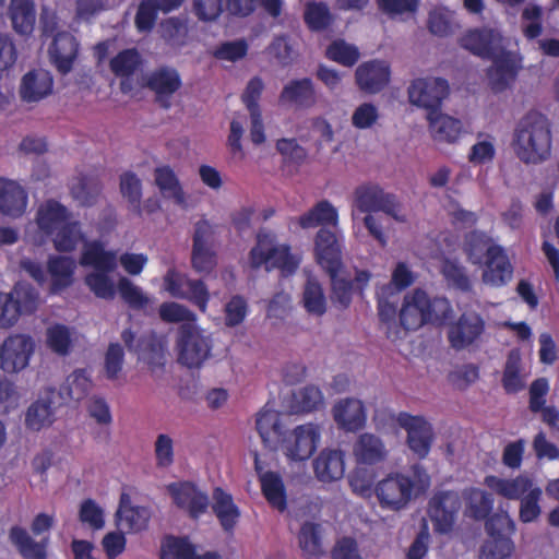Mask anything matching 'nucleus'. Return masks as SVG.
<instances>
[{"mask_svg":"<svg viewBox=\"0 0 559 559\" xmlns=\"http://www.w3.org/2000/svg\"><path fill=\"white\" fill-rule=\"evenodd\" d=\"M551 127L548 118L537 111L522 117L514 129L513 147L524 164L537 165L550 157Z\"/></svg>","mask_w":559,"mask_h":559,"instance_id":"obj_1","label":"nucleus"},{"mask_svg":"<svg viewBox=\"0 0 559 559\" xmlns=\"http://www.w3.org/2000/svg\"><path fill=\"white\" fill-rule=\"evenodd\" d=\"M412 469L416 481L406 474L392 473L377 484L374 492L382 508L399 511L408 504L418 487L428 486L426 471L418 464Z\"/></svg>","mask_w":559,"mask_h":559,"instance_id":"obj_2","label":"nucleus"},{"mask_svg":"<svg viewBox=\"0 0 559 559\" xmlns=\"http://www.w3.org/2000/svg\"><path fill=\"white\" fill-rule=\"evenodd\" d=\"M373 419L379 429H385L386 421L403 428L407 432L408 448L419 459H425L429 454L433 430L424 416H414L406 412L395 414L390 409H381L376 412Z\"/></svg>","mask_w":559,"mask_h":559,"instance_id":"obj_3","label":"nucleus"},{"mask_svg":"<svg viewBox=\"0 0 559 559\" xmlns=\"http://www.w3.org/2000/svg\"><path fill=\"white\" fill-rule=\"evenodd\" d=\"M250 265L266 271L278 269L284 275H292L299 265V260L290 253L287 245H280L275 236L261 230L257 236V245L250 251Z\"/></svg>","mask_w":559,"mask_h":559,"instance_id":"obj_4","label":"nucleus"},{"mask_svg":"<svg viewBox=\"0 0 559 559\" xmlns=\"http://www.w3.org/2000/svg\"><path fill=\"white\" fill-rule=\"evenodd\" d=\"M321 437L320 425L302 424L283 435L280 440V449L289 463L305 462L317 451Z\"/></svg>","mask_w":559,"mask_h":559,"instance_id":"obj_5","label":"nucleus"},{"mask_svg":"<svg viewBox=\"0 0 559 559\" xmlns=\"http://www.w3.org/2000/svg\"><path fill=\"white\" fill-rule=\"evenodd\" d=\"M354 205L361 213L383 212L400 223L406 222L402 206L396 197L385 192L378 185H361L355 189Z\"/></svg>","mask_w":559,"mask_h":559,"instance_id":"obj_6","label":"nucleus"},{"mask_svg":"<svg viewBox=\"0 0 559 559\" xmlns=\"http://www.w3.org/2000/svg\"><path fill=\"white\" fill-rule=\"evenodd\" d=\"M164 288L173 297L189 301L202 313L207 311L211 294L202 280L190 278L187 274L170 269L164 276Z\"/></svg>","mask_w":559,"mask_h":559,"instance_id":"obj_7","label":"nucleus"},{"mask_svg":"<svg viewBox=\"0 0 559 559\" xmlns=\"http://www.w3.org/2000/svg\"><path fill=\"white\" fill-rule=\"evenodd\" d=\"M491 539L481 547L480 559H506L511 556L514 545L510 535L515 533L514 520L508 514L492 516L486 524Z\"/></svg>","mask_w":559,"mask_h":559,"instance_id":"obj_8","label":"nucleus"},{"mask_svg":"<svg viewBox=\"0 0 559 559\" xmlns=\"http://www.w3.org/2000/svg\"><path fill=\"white\" fill-rule=\"evenodd\" d=\"M409 103L430 111H439L442 100L449 93L447 80L441 78H419L407 90Z\"/></svg>","mask_w":559,"mask_h":559,"instance_id":"obj_9","label":"nucleus"},{"mask_svg":"<svg viewBox=\"0 0 559 559\" xmlns=\"http://www.w3.org/2000/svg\"><path fill=\"white\" fill-rule=\"evenodd\" d=\"M460 46L483 59H495L503 52L502 35L493 28H474L459 40Z\"/></svg>","mask_w":559,"mask_h":559,"instance_id":"obj_10","label":"nucleus"},{"mask_svg":"<svg viewBox=\"0 0 559 559\" xmlns=\"http://www.w3.org/2000/svg\"><path fill=\"white\" fill-rule=\"evenodd\" d=\"M461 509V497L452 490L436 492L429 502V515L440 533H448L455 523Z\"/></svg>","mask_w":559,"mask_h":559,"instance_id":"obj_11","label":"nucleus"},{"mask_svg":"<svg viewBox=\"0 0 559 559\" xmlns=\"http://www.w3.org/2000/svg\"><path fill=\"white\" fill-rule=\"evenodd\" d=\"M174 503L187 511L193 519L201 516L209 507V497L195 485L189 481L169 484L167 487Z\"/></svg>","mask_w":559,"mask_h":559,"instance_id":"obj_12","label":"nucleus"},{"mask_svg":"<svg viewBox=\"0 0 559 559\" xmlns=\"http://www.w3.org/2000/svg\"><path fill=\"white\" fill-rule=\"evenodd\" d=\"M485 330V322L476 312L463 313L448 329V340L454 349L472 346Z\"/></svg>","mask_w":559,"mask_h":559,"instance_id":"obj_13","label":"nucleus"},{"mask_svg":"<svg viewBox=\"0 0 559 559\" xmlns=\"http://www.w3.org/2000/svg\"><path fill=\"white\" fill-rule=\"evenodd\" d=\"M278 103L295 109H309L317 105L318 94L314 83L309 78L290 80L282 88Z\"/></svg>","mask_w":559,"mask_h":559,"instance_id":"obj_14","label":"nucleus"},{"mask_svg":"<svg viewBox=\"0 0 559 559\" xmlns=\"http://www.w3.org/2000/svg\"><path fill=\"white\" fill-rule=\"evenodd\" d=\"M58 405L61 404L56 397L55 389L46 388L27 408L25 426L33 431L49 427L55 421V409Z\"/></svg>","mask_w":559,"mask_h":559,"instance_id":"obj_15","label":"nucleus"},{"mask_svg":"<svg viewBox=\"0 0 559 559\" xmlns=\"http://www.w3.org/2000/svg\"><path fill=\"white\" fill-rule=\"evenodd\" d=\"M332 415L341 429L350 432L361 429L367 420L366 407L362 401L355 397H345L337 401L332 407Z\"/></svg>","mask_w":559,"mask_h":559,"instance_id":"obj_16","label":"nucleus"},{"mask_svg":"<svg viewBox=\"0 0 559 559\" xmlns=\"http://www.w3.org/2000/svg\"><path fill=\"white\" fill-rule=\"evenodd\" d=\"M146 86L155 93L156 102L168 109L171 106L170 97L181 86V79L176 69L162 67L150 74Z\"/></svg>","mask_w":559,"mask_h":559,"instance_id":"obj_17","label":"nucleus"},{"mask_svg":"<svg viewBox=\"0 0 559 559\" xmlns=\"http://www.w3.org/2000/svg\"><path fill=\"white\" fill-rule=\"evenodd\" d=\"M254 468L259 475L262 492L266 501L276 510H286V488L278 473L265 471L258 453H254Z\"/></svg>","mask_w":559,"mask_h":559,"instance_id":"obj_18","label":"nucleus"},{"mask_svg":"<svg viewBox=\"0 0 559 559\" xmlns=\"http://www.w3.org/2000/svg\"><path fill=\"white\" fill-rule=\"evenodd\" d=\"M316 253L319 264L328 272L342 269V252L334 231L322 227L316 236Z\"/></svg>","mask_w":559,"mask_h":559,"instance_id":"obj_19","label":"nucleus"},{"mask_svg":"<svg viewBox=\"0 0 559 559\" xmlns=\"http://www.w3.org/2000/svg\"><path fill=\"white\" fill-rule=\"evenodd\" d=\"M356 83L361 91L374 94L383 90L390 81V67L381 60L361 63L355 73Z\"/></svg>","mask_w":559,"mask_h":559,"instance_id":"obj_20","label":"nucleus"},{"mask_svg":"<svg viewBox=\"0 0 559 559\" xmlns=\"http://www.w3.org/2000/svg\"><path fill=\"white\" fill-rule=\"evenodd\" d=\"M428 295L421 289H415L404 297L400 311V321L405 330H417L428 323Z\"/></svg>","mask_w":559,"mask_h":559,"instance_id":"obj_21","label":"nucleus"},{"mask_svg":"<svg viewBox=\"0 0 559 559\" xmlns=\"http://www.w3.org/2000/svg\"><path fill=\"white\" fill-rule=\"evenodd\" d=\"M80 264L93 267L94 271H116L118 255L114 250H106L100 240L84 241Z\"/></svg>","mask_w":559,"mask_h":559,"instance_id":"obj_22","label":"nucleus"},{"mask_svg":"<svg viewBox=\"0 0 559 559\" xmlns=\"http://www.w3.org/2000/svg\"><path fill=\"white\" fill-rule=\"evenodd\" d=\"M52 86L50 72L44 69L32 70L22 78L20 96L27 103L39 102L52 92Z\"/></svg>","mask_w":559,"mask_h":559,"instance_id":"obj_23","label":"nucleus"},{"mask_svg":"<svg viewBox=\"0 0 559 559\" xmlns=\"http://www.w3.org/2000/svg\"><path fill=\"white\" fill-rule=\"evenodd\" d=\"M78 50L79 43L72 34L61 32L55 36L49 55L60 73L67 74L72 70Z\"/></svg>","mask_w":559,"mask_h":559,"instance_id":"obj_24","label":"nucleus"},{"mask_svg":"<svg viewBox=\"0 0 559 559\" xmlns=\"http://www.w3.org/2000/svg\"><path fill=\"white\" fill-rule=\"evenodd\" d=\"M314 475L321 483L341 479L345 473V454L341 450L324 449L313 461Z\"/></svg>","mask_w":559,"mask_h":559,"instance_id":"obj_25","label":"nucleus"},{"mask_svg":"<svg viewBox=\"0 0 559 559\" xmlns=\"http://www.w3.org/2000/svg\"><path fill=\"white\" fill-rule=\"evenodd\" d=\"M486 269L483 273L484 283L491 286H502L507 284L513 274V267L509 258L500 246L492 248L485 261Z\"/></svg>","mask_w":559,"mask_h":559,"instance_id":"obj_26","label":"nucleus"},{"mask_svg":"<svg viewBox=\"0 0 559 559\" xmlns=\"http://www.w3.org/2000/svg\"><path fill=\"white\" fill-rule=\"evenodd\" d=\"M532 373L531 364L521 357L520 352H510L503 376L502 386L507 393L522 391Z\"/></svg>","mask_w":559,"mask_h":559,"instance_id":"obj_27","label":"nucleus"},{"mask_svg":"<svg viewBox=\"0 0 559 559\" xmlns=\"http://www.w3.org/2000/svg\"><path fill=\"white\" fill-rule=\"evenodd\" d=\"M27 206V193L14 180L0 178V212L11 217L21 216Z\"/></svg>","mask_w":559,"mask_h":559,"instance_id":"obj_28","label":"nucleus"},{"mask_svg":"<svg viewBox=\"0 0 559 559\" xmlns=\"http://www.w3.org/2000/svg\"><path fill=\"white\" fill-rule=\"evenodd\" d=\"M117 523L121 530L128 532H140L147 527L151 512L145 507H134L128 493L120 496L119 508L117 510Z\"/></svg>","mask_w":559,"mask_h":559,"instance_id":"obj_29","label":"nucleus"},{"mask_svg":"<svg viewBox=\"0 0 559 559\" xmlns=\"http://www.w3.org/2000/svg\"><path fill=\"white\" fill-rule=\"evenodd\" d=\"M484 483L490 490L509 500L521 499L536 485L532 478L525 475H519L514 478L490 475L485 478Z\"/></svg>","mask_w":559,"mask_h":559,"instance_id":"obj_30","label":"nucleus"},{"mask_svg":"<svg viewBox=\"0 0 559 559\" xmlns=\"http://www.w3.org/2000/svg\"><path fill=\"white\" fill-rule=\"evenodd\" d=\"M70 217L71 214L64 205L56 200H48L38 207L36 222L40 230L52 235L69 223Z\"/></svg>","mask_w":559,"mask_h":559,"instance_id":"obj_31","label":"nucleus"},{"mask_svg":"<svg viewBox=\"0 0 559 559\" xmlns=\"http://www.w3.org/2000/svg\"><path fill=\"white\" fill-rule=\"evenodd\" d=\"M8 16L15 33L28 36L36 23L35 3L33 0H10Z\"/></svg>","mask_w":559,"mask_h":559,"instance_id":"obj_32","label":"nucleus"},{"mask_svg":"<svg viewBox=\"0 0 559 559\" xmlns=\"http://www.w3.org/2000/svg\"><path fill=\"white\" fill-rule=\"evenodd\" d=\"M92 389L91 374L85 369L74 370L68 376L56 397L60 404L80 402L87 396Z\"/></svg>","mask_w":559,"mask_h":559,"instance_id":"obj_33","label":"nucleus"},{"mask_svg":"<svg viewBox=\"0 0 559 559\" xmlns=\"http://www.w3.org/2000/svg\"><path fill=\"white\" fill-rule=\"evenodd\" d=\"M354 455L359 464L373 465L382 462L388 454L383 441L373 433H362L354 444Z\"/></svg>","mask_w":559,"mask_h":559,"instance_id":"obj_34","label":"nucleus"},{"mask_svg":"<svg viewBox=\"0 0 559 559\" xmlns=\"http://www.w3.org/2000/svg\"><path fill=\"white\" fill-rule=\"evenodd\" d=\"M492 60L487 73L489 84L493 91L501 92L515 80L519 67L510 53L502 52Z\"/></svg>","mask_w":559,"mask_h":559,"instance_id":"obj_35","label":"nucleus"},{"mask_svg":"<svg viewBox=\"0 0 559 559\" xmlns=\"http://www.w3.org/2000/svg\"><path fill=\"white\" fill-rule=\"evenodd\" d=\"M427 119L430 133L436 141L453 143L462 133V122L451 116L439 111H430Z\"/></svg>","mask_w":559,"mask_h":559,"instance_id":"obj_36","label":"nucleus"},{"mask_svg":"<svg viewBox=\"0 0 559 559\" xmlns=\"http://www.w3.org/2000/svg\"><path fill=\"white\" fill-rule=\"evenodd\" d=\"M183 0H143L135 15V25L140 32L153 28L158 11L170 12L181 5Z\"/></svg>","mask_w":559,"mask_h":559,"instance_id":"obj_37","label":"nucleus"},{"mask_svg":"<svg viewBox=\"0 0 559 559\" xmlns=\"http://www.w3.org/2000/svg\"><path fill=\"white\" fill-rule=\"evenodd\" d=\"M213 511L225 532H233L239 518V508L235 504L233 497L221 488L213 492Z\"/></svg>","mask_w":559,"mask_h":559,"instance_id":"obj_38","label":"nucleus"},{"mask_svg":"<svg viewBox=\"0 0 559 559\" xmlns=\"http://www.w3.org/2000/svg\"><path fill=\"white\" fill-rule=\"evenodd\" d=\"M337 218L336 209L329 201L323 200L317 203L307 213L297 218H293L292 222H296L301 228L308 229L325 225L336 227Z\"/></svg>","mask_w":559,"mask_h":559,"instance_id":"obj_39","label":"nucleus"},{"mask_svg":"<svg viewBox=\"0 0 559 559\" xmlns=\"http://www.w3.org/2000/svg\"><path fill=\"white\" fill-rule=\"evenodd\" d=\"M160 559H219L215 552L197 555L187 538L168 536L162 543Z\"/></svg>","mask_w":559,"mask_h":559,"instance_id":"obj_40","label":"nucleus"},{"mask_svg":"<svg viewBox=\"0 0 559 559\" xmlns=\"http://www.w3.org/2000/svg\"><path fill=\"white\" fill-rule=\"evenodd\" d=\"M255 426L262 442L267 448H274L283 437L281 414L276 411L263 408L257 415Z\"/></svg>","mask_w":559,"mask_h":559,"instance_id":"obj_41","label":"nucleus"},{"mask_svg":"<svg viewBox=\"0 0 559 559\" xmlns=\"http://www.w3.org/2000/svg\"><path fill=\"white\" fill-rule=\"evenodd\" d=\"M154 181L164 198L174 200L178 205L185 204L186 198L180 181L169 166L156 167Z\"/></svg>","mask_w":559,"mask_h":559,"instance_id":"obj_42","label":"nucleus"},{"mask_svg":"<svg viewBox=\"0 0 559 559\" xmlns=\"http://www.w3.org/2000/svg\"><path fill=\"white\" fill-rule=\"evenodd\" d=\"M10 540L24 559H46L47 540L35 542L26 530L14 526L10 531Z\"/></svg>","mask_w":559,"mask_h":559,"instance_id":"obj_43","label":"nucleus"},{"mask_svg":"<svg viewBox=\"0 0 559 559\" xmlns=\"http://www.w3.org/2000/svg\"><path fill=\"white\" fill-rule=\"evenodd\" d=\"M178 346L180 349H210V334L201 329L197 321L182 323L178 330Z\"/></svg>","mask_w":559,"mask_h":559,"instance_id":"obj_44","label":"nucleus"},{"mask_svg":"<svg viewBox=\"0 0 559 559\" xmlns=\"http://www.w3.org/2000/svg\"><path fill=\"white\" fill-rule=\"evenodd\" d=\"M75 261L70 257H53L48 262L52 280V290H61L72 284Z\"/></svg>","mask_w":559,"mask_h":559,"instance_id":"obj_45","label":"nucleus"},{"mask_svg":"<svg viewBox=\"0 0 559 559\" xmlns=\"http://www.w3.org/2000/svg\"><path fill=\"white\" fill-rule=\"evenodd\" d=\"M324 397L318 386L309 384L293 393L290 407L296 413H310L322 408Z\"/></svg>","mask_w":559,"mask_h":559,"instance_id":"obj_46","label":"nucleus"},{"mask_svg":"<svg viewBox=\"0 0 559 559\" xmlns=\"http://www.w3.org/2000/svg\"><path fill=\"white\" fill-rule=\"evenodd\" d=\"M466 501V514L476 520H483L491 512L493 498L490 493L478 489L468 488L464 491Z\"/></svg>","mask_w":559,"mask_h":559,"instance_id":"obj_47","label":"nucleus"},{"mask_svg":"<svg viewBox=\"0 0 559 559\" xmlns=\"http://www.w3.org/2000/svg\"><path fill=\"white\" fill-rule=\"evenodd\" d=\"M492 240L483 231L474 230L466 235L464 251L473 264H481L484 258L489 255L492 248H497Z\"/></svg>","mask_w":559,"mask_h":559,"instance_id":"obj_48","label":"nucleus"},{"mask_svg":"<svg viewBox=\"0 0 559 559\" xmlns=\"http://www.w3.org/2000/svg\"><path fill=\"white\" fill-rule=\"evenodd\" d=\"M302 304L308 313L320 317L326 311V299L320 283L309 277L302 292Z\"/></svg>","mask_w":559,"mask_h":559,"instance_id":"obj_49","label":"nucleus"},{"mask_svg":"<svg viewBox=\"0 0 559 559\" xmlns=\"http://www.w3.org/2000/svg\"><path fill=\"white\" fill-rule=\"evenodd\" d=\"M266 50L283 67L290 66L299 55L295 40L288 35L275 36Z\"/></svg>","mask_w":559,"mask_h":559,"instance_id":"obj_50","label":"nucleus"},{"mask_svg":"<svg viewBox=\"0 0 559 559\" xmlns=\"http://www.w3.org/2000/svg\"><path fill=\"white\" fill-rule=\"evenodd\" d=\"M114 271H93L85 276L90 290L100 299L112 300L116 296V285L109 275Z\"/></svg>","mask_w":559,"mask_h":559,"instance_id":"obj_51","label":"nucleus"},{"mask_svg":"<svg viewBox=\"0 0 559 559\" xmlns=\"http://www.w3.org/2000/svg\"><path fill=\"white\" fill-rule=\"evenodd\" d=\"M100 190V186L96 180L80 176L71 186V195L80 205L91 206L96 203Z\"/></svg>","mask_w":559,"mask_h":559,"instance_id":"obj_52","label":"nucleus"},{"mask_svg":"<svg viewBox=\"0 0 559 559\" xmlns=\"http://www.w3.org/2000/svg\"><path fill=\"white\" fill-rule=\"evenodd\" d=\"M120 191L124 199L128 200L129 209L136 215L142 214V182L134 173H124L120 177Z\"/></svg>","mask_w":559,"mask_h":559,"instance_id":"obj_53","label":"nucleus"},{"mask_svg":"<svg viewBox=\"0 0 559 559\" xmlns=\"http://www.w3.org/2000/svg\"><path fill=\"white\" fill-rule=\"evenodd\" d=\"M298 540L306 557H318L322 554L319 524L313 522L304 523L298 535Z\"/></svg>","mask_w":559,"mask_h":559,"instance_id":"obj_54","label":"nucleus"},{"mask_svg":"<svg viewBox=\"0 0 559 559\" xmlns=\"http://www.w3.org/2000/svg\"><path fill=\"white\" fill-rule=\"evenodd\" d=\"M83 239L84 236L81 231L80 223L70 221L55 233L53 245L56 250L60 252H70Z\"/></svg>","mask_w":559,"mask_h":559,"instance_id":"obj_55","label":"nucleus"},{"mask_svg":"<svg viewBox=\"0 0 559 559\" xmlns=\"http://www.w3.org/2000/svg\"><path fill=\"white\" fill-rule=\"evenodd\" d=\"M521 29L523 35L532 40L540 36L543 32V8L528 3L521 14Z\"/></svg>","mask_w":559,"mask_h":559,"instance_id":"obj_56","label":"nucleus"},{"mask_svg":"<svg viewBox=\"0 0 559 559\" xmlns=\"http://www.w3.org/2000/svg\"><path fill=\"white\" fill-rule=\"evenodd\" d=\"M543 496V490L539 486L535 485L530 489L520 500L519 518L523 523L535 522L542 514V507L539 501Z\"/></svg>","mask_w":559,"mask_h":559,"instance_id":"obj_57","label":"nucleus"},{"mask_svg":"<svg viewBox=\"0 0 559 559\" xmlns=\"http://www.w3.org/2000/svg\"><path fill=\"white\" fill-rule=\"evenodd\" d=\"M141 63L142 59L136 49H126L110 60V70L118 76L129 78Z\"/></svg>","mask_w":559,"mask_h":559,"instance_id":"obj_58","label":"nucleus"},{"mask_svg":"<svg viewBox=\"0 0 559 559\" xmlns=\"http://www.w3.org/2000/svg\"><path fill=\"white\" fill-rule=\"evenodd\" d=\"M326 57L344 67H353L359 60L360 52L355 45L338 39L329 45Z\"/></svg>","mask_w":559,"mask_h":559,"instance_id":"obj_59","label":"nucleus"},{"mask_svg":"<svg viewBox=\"0 0 559 559\" xmlns=\"http://www.w3.org/2000/svg\"><path fill=\"white\" fill-rule=\"evenodd\" d=\"M117 289L123 301L132 309H143L150 301L142 288L128 277L118 281Z\"/></svg>","mask_w":559,"mask_h":559,"instance_id":"obj_60","label":"nucleus"},{"mask_svg":"<svg viewBox=\"0 0 559 559\" xmlns=\"http://www.w3.org/2000/svg\"><path fill=\"white\" fill-rule=\"evenodd\" d=\"M22 313H32L36 310L38 293L28 283H16L9 293Z\"/></svg>","mask_w":559,"mask_h":559,"instance_id":"obj_61","label":"nucleus"},{"mask_svg":"<svg viewBox=\"0 0 559 559\" xmlns=\"http://www.w3.org/2000/svg\"><path fill=\"white\" fill-rule=\"evenodd\" d=\"M340 271L334 273H328L331 277V300L337 305L341 309H346L353 297V282L344 277L338 276Z\"/></svg>","mask_w":559,"mask_h":559,"instance_id":"obj_62","label":"nucleus"},{"mask_svg":"<svg viewBox=\"0 0 559 559\" xmlns=\"http://www.w3.org/2000/svg\"><path fill=\"white\" fill-rule=\"evenodd\" d=\"M441 272L449 285L462 292L471 289L472 285L466 270L456 261L445 260L442 263Z\"/></svg>","mask_w":559,"mask_h":559,"instance_id":"obj_63","label":"nucleus"},{"mask_svg":"<svg viewBox=\"0 0 559 559\" xmlns=\"http://www.w3.org/2000/svg\"><path fill=\"white\" fill-rule=\"evenodd\" d=\"M305 22L312 31L325 29L332 22L330 10L324 3H308L305 10Z\"/></svg>","mask_w":559,"mask_h":559,"instance_id":"obj_64","label":"nucleus"}]
</instances>
